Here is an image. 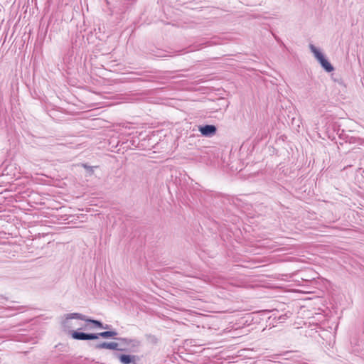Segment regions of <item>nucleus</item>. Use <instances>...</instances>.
I'll list each match as a JSON object with an SVG mask.
<instances>
[{
  "label": "nucleus",
  "instance_id": "1",
  "mask_svg": "<svg viewBox=\"0 0 364 364\" xmlns=\"http://www.w3.org/2000/svg\"><path fill=\"white\" fill-rule=\"evenodd\" d=\"M90 324H87L86 323L85 325H84L82 327H80L76 331H70V336L71 338L74 340L77 341H93L97 340V336L95 335V333H85L80 331V330L82 329H93V327L92 326H89Z\"/></svg>",
  "mask_w": 364,
  "mask_h": 364
},
{
  "label": "nucleus",
  "instance_id": "2",
  "mask_svg": "<svg viewBox=\"0 0 364 364\" xmlns=\"http://www.w3.org/2000/svg\"><path fill=\"white\" fill-rule=\"evenodd\" d=\"M72 319H79L86 322V319H89V317L80 313H70L66 314L65 318L61 322V325L63 330L65 332H67L68 335H70V331H74L73 328H74L75 326L72 322Z\"/></svg>",
  "mask_w": 364,
  "mask_h": 364
},
{
  "label": "nucleus",
  "instance_id": "3",
  "mask_svg": "<svg viewBox=\"0 0 364 364\" xmlns=\"http://www.w3.org/2000/svg\"><path fill=\"white\" fill-rule=\"evenodd\" d=\"M309 48L314 53L315 58L320 63L322 68L327 73H331L334 70L333 66L325 57V55L314 45L310 43Z\"/></svg>",
  "mask_w": 364,
  "mask_h": 364
},
{
  "label": "nucleus",
  "instance_id": "4",
  "mask_svg": "<svg viewBox=\"0 0 364 364\" xmlns=\"http://www.w3.org/2000/svg\"><path fill=\"white\" fill-rule=\"evenodd\" d=\"M114 355L122 364H136L137 361L139 360V356L135 355L120 354L117 353H115Z\"/></svg>",
  "mask_w": 364,
  "mask_h": 364
},
{
  "label": "nucleus",
  "instance_id": "5",
  "mask_svg": "<svg viewBox=\"0 0 364 364\" xmlns=\"http://www.w3.org/2000/svg\"><path fill=\"white\" fill-rule=\"evenodd\" d=\"M198 130L202 136L211 137L216 134L217 127L213 124H205L199 126Z\"/></svg>",
  "mask_w": 364,
  "mask_h": 364
},
{
  "label": "nucleus",
  "instance_id": "6",
  "mask_svg": "<svg viewBox=\"0 0 364 364\" xmlns=\"http://www.w3.org/2000/svg\"><path fill=\"white\" fill-rule=\"evenodd\" d=\"M119 344L116 342H102L95 346V349H109L114 350H126V349L119 348Z\"/></svg>",
  "mask_w": 364,
  "mask_h": 364
},
{
  "label": "nucleus",
  "instance_id": "7",
  "mask_svg": "<svg viewBox=\"0 0 364 364\" xmlns=\"http://www.w3.org/2000/svg\"><path fill=\"white\" fill-rule=\"evenodd\" d=\"M86 323L87 324H92L93 328H98L101 329H110L111 326L108 324H104L101 321L96 320L89 317V319H86Z\"/></svg>",
  "mask_w": 364,
  "mask_h": 364
},
{
  "label": "nucleus",
  "instance_id": "8",
  "mask_svg": "<svg viewBox=\"0 0 364 364\" xmlns=\"http://www.w3.org/2000/svg\"><path fill=\"white\" fill-rule=\"evenodd\" d=\"M95 335L97 336V339H98L100 337L103 338H114L116 339V336L118 335V333L115 330L112 331H105L100 333H95Z\"/></svg>",
  "mask_w": 364,
  "mask_h": 364
},
{
  "label": "nucleus",
  "instance_id": "9",
  "mask_svg": "<svg viewBox=\"0 0 364 364\" xmlns=\"http://www.w3.org/2000/svg\"><path fill=\"white\" fill-rule=\"evenodd\" d=\"M141 346V341L138 339H132L129 346H130L132 351L136 352L135 348H139Z\"/></svg>",
  "mask_w": 364,
  "mask_h": 364
},
{
  "label": "nucleus",
  "instance_id": "10",
  "mask_svg": "<svg viewBox=\"0 0 364 364\" xmlns=\"http://www.w3.org/2000/svg\"><path fill=\"white\" fill-rule=\"evenodd\" d=\"M145 337L147 340V341L151 344H156L158 343V338L156 336L152 334H146Z\"/></svg>",
  "mask_w": 364,
  "mask_h": 364
},
{
  "label": "nucleus",
  "instance_id": "11",
  "mask_svg": "<svg viewBox=\"0 0 364 364\" xmlns=\"http://www.w3.org/2000/svg\"><path fill=\"white\" fill-rule=\"evenodd\" d=\"M116 340L120 341L121 343H124L126 344L127 346H129V343H131V338H122V337H119V338H117Z\"/></svg>",
  "mask_w": 364,
  "mask_h": 364
},
{
  "label": "nucleus",
  "instance_id": "12",
  "mask_svg": "<svg viewBox=\"0 0 364 364\" xmlns=\"http://www.w3.org/2000/svg\"><path fill=\"white\" fill-rule=\"evenodd\" d=\"M83 166L90 172H93V167L87 166V164H83Z\"/></svg>",
  "mask_w": 364,
  "mask_h": 364
},
{
  "label": "nucleus",
  "instance_id": "13",
  "mask_svg": "<svg viewBox=\"0 0 364 364\" xmlns=\"http://www.w3.org/2000/svg\"><path fill=\"white\" fill-rule=\"evenodd\" d=\"M11 308L14 309H23L24 306H11Z\"/></svg>",
  "mask_w": 364,
  "mask_h": 364
}]
</instances>
